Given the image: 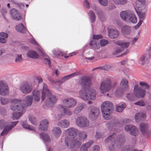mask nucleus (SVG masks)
I'll use <instances>...</instances> for the list:
<instances>
[{
	"label": "nucleus",
	"mask_w": 151,
	"mask_h": 151,
	"mask_svg": "<svg viewBox=\"0 0 151 151\" xmlns=\"http://www.w3.org/2000/svg\"><path fill=\"white\" fill-rule=\"evenodd\" d=\"M64 132L66 136L65 144L69 148L72 149L71 151H78L81 145V142L75 138L77 134L78 129L74 127H70Z\"/></svg>",
	"instance_id": "nucleus-1"
},
{
	"label": "nucleus",
	"mask_w": 151,
	"mask_h": 151,
	"mask_svg": "<svg viewBox=\"0 0 151 151\" xmlns=\"http://www.w3.org/2000/svg\"><path fill=\"white\" fill-rule=\"evenodd\" d=\"M47 96V98L45 101V104L47 107H51L56 103L57 99L55 95L52 94L48 89L47 85L44 84L43 89L42 91L41 100L43 101L46 96Z\"/></svg>",
	"instance_id": "nucleus-2"
},
{
	"label": "nucleus",
	"mask_w": 151,
	"mask_h": 151,
	"mask_svg": "<svg viewBox=\"0 0 151 151\" xmlns=\"http://www.w3.org/2000/svg\"><path fill=\"white\" fill-rule=\"evenodd\" d=\"M96 92L92 88L86 89L83 88L78 92V97L85 101L93 100L96 98Z\"/></svg>",
	"instance_id": "nucleus-3"
},
{
	"label": "nucleus",
	"mask_w": 151,
	"mask_h": 151,
	"mask_svg": "<svg viewBox=\"0 0 151 151\" xmlns=\"http://www.w3.org/2000/svg\"><path fill=\"white\" fill-rule=\"evenodd\" d=\"M12 103L11 106V109L15 112L13 114V119L14 120L17 119L22 115L24 111V105L21 104V101L17 99L12 100Z\"/></svg>",
	"instance_id": "nucleus-4"
},
{
	"label": "nucleus",
	"mask_w": 151,
	"mask_h": 151,
	"mask_svg": "<svg viewBox=\"0 0 151 151\" xmlns=\"http://www.w3.org/2000/svg\"><path fill=\"white\" fill-rule=\"evenodd\" d=\"M116 137V134L114 133L112 135L109 136L106 139V141L108 142L109 141L112 142L111 145L109 147V149L111 151H114L116 148L119 147L124 142L125 139L124 137L121 136H118Z\"/></svg>",
	"instance_id": "nucleus-5"
},
{
	"label": "nucleus",
	"mask_w": 151,
	"mask_h": 151,
	"mask_svg": "<svg viewBox=\"0 0 151 151\" xmlns=\"http://www.w3.org/2000/svg\"><path fill=\"white\" fill-rule=\"evenodd\" d=\"M17 122H7L4 119L0 120V128L4 129V130L1 133V135L3 136L6 135L8 132L12 128L17 124Z\"/></svg>",
	"instance_id": "nucleus-6"
},
{
	"label": "nucleus",
	"mask_w": 151,
	"mask_h": 151,
	"mask_svg": "<svg viewBox=\"0 0 151 151\" xmlns=\"http://www.w3.org/2000/svg\"><path fill=\"white\" fill-rule=\"evenodd\" d=\"M129 88L128 81L125 78H123L121 80L119 87L116 91L115 93V96L117 97H120L122 93Z\"/></svg>",
	"instance_id": "nucleus-7"
},
{
	"label": "nucleus",
	"mask_w": 151,
	"mask_h": 151,
	"mask_svg": "<svg viewBox=\"0 0 151 151\" xmlns=\"http://www.w3.org/2000/svg\"><path fill=\"white\" fill-rule=\"evenodd\" d=\"M76 124L79 127L87 128L89 127L90 123L89 120L85 117L79 116L75 119Z\"/></svg>",
	"instance_id": "nucleus-8"
},
{
	"label": "nucleus",
	"mask_w": 151,
	"mask_h": 151,
	"mask_svg": "<svg viewBox=\"0 0 151 151\" xmlns=\"http://www.w3.org/2000/svg\"><path fill=\"white\" fill-rule=\"evenodd\" d=\"M112 86L111 80L109 78H106L101 82L99 89L100 92L103 93L110 91Z\"/></svg>",
	"instance_id": "nucleus-9"
},
{
	"label": "nucleus",
	"mask_w": 151,
	"mask_h": 151,
	"mask_svg": "<svg viewBox=\"0 0 151 151\" xmlns=\"http://www.w3.org/2000/svg\"><path fill=\"white\" fill-rule=\"evenodd\" d=\"M62 105L58 106L59 109L58 110V116L60 118H61L65 116V114L66 115L70 116L73 114L72 111L68 109H67Z\"/></svg>",
	"instance_id": "nucleus-10"
},
{
	"label": "nucleus",
	"mask_w": 151,
	"mask_h": 151,
	"mask_svg": "<svg viewBox=\"0 0 151 151\" xmlns=\"http://www.w3.org/2000/svg\"><path fill=\"white\" fill-rule=\"evenodd\" d=\"M62 102L63 104L65 105V107L68 108L74 107L77 104L76 100L73 98L64 99L62 100Z\"/></svg>",
	"instance_id": "nucleus-11"
},
{
	"label": "nucleus",
	"mask_w": 151,
	"mask_h": 151,
	"mask_svg": "<svg viewBox=\"0 0 151 151\" xmlns=\"http://www.w3.org/2000/svg\"><path fill=\"white\" fill-rule=\"evenodd\" d=\"M108 32L109 37L112 39L116 38L119 35L118 31L114 27L109 26L108 27Z\"/></svg>",
	"instance_id": "nucleus-12"
},
{
	"label": "nucleus",
	"mask_w": 151,
	"mask_h": 151,
	"mask_svg": "<svg viewBox=\"0 0 151 151\" xmlns=\"http://www.w3.org/2000/svg\"><path fill=\"white\" fill-rule=\"evenodd\" d=\"M99 114V111L97 108L92 107L90 110L88 114L89 118L91 120H94L97 118Z\"/></svg>",
	"instance_id": "nucleus-13"
},
{
	"label": "nucleus",
	"mask_w": 151,
	"mask_h": 151,
	"mask_svg": "<svg viewBox=\"0 0 151 151\" xmlns=\"http://www.w3.org/2000/svg\"><path fill=\"white\" fill-rule=\"evenodd\" d=\"M134 93L137 97L142 98L145 95V89L139 88L137 84L135 85L134 89Z\"/></svg>",
	"instance_id": "nucleus-14"
},
{
	"label": "nucleus",
	"mask_w": 151,
	"mask_h": 151,
	"mask_svg": "<svg viewBox=\"0 0 151 151\" xmlns=\"http://www.w3.org/2000/svg\"><path fill=\"white\" fill-rule=\"evenodd\" d=\"M124 129L126 131H129L130 134L133 136H136L138 134L139 131L138 129L132 125H126Z\"/></svg>",
	"instance_id": "nucleus-15"
},
{
	"label": "nucleus",
	"mask_w": 151,
	"mask_h": 151,
	"mask_svg": "<svg viewBox=\"0 0 151 151\" xmlns=\"http://www.w3.org/2000/svg\"><path fill=\"white\" fill-rule=\"evenodd\" d=\"M9 94V87L4 81H0V95L6 96Z\"/></svg>",
	"instance_id": "nucleus-16"
},
{
	"label": "nucleus",
	"mask_w": 151,
	"mask_h": 151,
	"mask_svg": "<svg viewBox=\"0 0 151 151\" xmlns=\"http://www.w3.org/2000/svg\"><path fill=\"white\" fill-rule=\"evenodd\" d=\"M19 88L21 91L23 93H28L32 89V86L28 83L21 85Z\"/></svg>",
	"instance_id": "nucleus-17"
},
{
	"label": "nucleus",
	"mask_w": 151,
	"mask_h": 151,
	"mask_svg": "<svg viewBox=\"0 0 151 151\" xmlns=\"http://www.w3.org/2000/svg\"><path fill=\"white\" fill-rule=\"evenodd\" d=\"M17 99L21 101L20 104L21 105L22 104L24 105V108L25 105L27 106H30L32 105L33 101V97L31 95H28L25 97L23 100L24 104L22 103V100Z\"/></svg>",
	"instance_id": "nucleus-18"
},
{
	"label": "nucleus",
	"mask_w": 151,
	"mask_h": 151,
	"mask_svg": "<svg viewBox=\"0 0 151 151\" xmlns=\"http://www.w3.org/2000/svg\"><path fill=\"white\" fill-rule=\"evenodd\" d=\"M113 105L109 101L103 102L101 105V111L112 110Z\"/></svg>",
	"instance_id": "nucleus-19"
},
{
	"label": "nucleus",
	"mask_w": 151,
	"mask_h": 151,
	"mask_svg": "<svg viewBox=\"0 0 151 151\" xmlns=\"http://www.w3.org/2000/svg\"><path fill=\"white\" fill-rule=\"evenodd\" d=\"M121 30L123 35L126 36L131 34V27L129 26L124 25L121 27Z\"/></svg>",
	"instance_id": "nucleus-20"
},
{
	"label": "nucleus",
	"mask_w": 151,
	"mask_h": 151,
	"mask_svg": "<svg viewBox=\"0 0 151 151\" xmlns=\"http://www.w3.org/2000/svg\"><path fill=\"white\" fill-rule=\"evenodd\" d=\"M33 97L34 102L35 103L38 102L40 100V92L37 89H35L32 93V95Z\"/></svg>",
	"instance_id": "nucleus-21"
},
{
	"label": "nucleus",
	"mask_w": 151,
	"mask_h": 151,
	"mask_svg": "<svg viewBox=\"0 0 151 151\" xmlns=\"http://www.w3.org/2000/svg\"><path fill=\"white\" fill-rule=\"evenodd\" d=\"M11 16L14 19L19 20L21 19V17L19 11L15 9H11L10 11Z\"/></svg>",
	"instance_id": "nucleus-22"
},
{
	"label": "nucleus",
	"mask_w": 151,
	"mask_h": 151,
	"mask_svg": "<svg viewBox=\"0 0 151 151\" xmlns=\"http://www.w3.org/2000/svg\"><path fill=\"white\" fill-rule=\"evenodd\" d=\"M80 82L82 86L83 87L87 86L91 84V79L88 78L86 77H82L80 80Z\"/></svg>",
	"instance_id": "nucleus-23"
},
{
	"label": "nucleus",
	"mask_w": 151,
	"mask_h": 151,
	"mask_svg": "<svg viewBox=\"0 0 151 151\" xmlns=\"http://www.w3.org/2000/svg\"><path fill=\"white\" fill-rule=\"evenodd\" d=\"M69 121L67 119H64L60 121L58 123V125L61 128H66L70 126Z\"/></svg>",
	"instance_id": "nucleus-24"
},
{
	"label": "nucleus",
	"mask_w": 151,
	"mask_h": 151,
	"mask_svg": "<svg viewBox=\"0 0 151 151\" xmlns=\"http://www.w3.org/2000/svg\"><path fill=\"white\" fill-rule=\"evenodd\" d=\"M40 137L41 139H42L47 146L48 144L50 142V139L49 136L45 132H42L40 134Z\"/></svg>",
	"instance_id": "nucleus-25"
},
{
	"label": "nucleus",
	"mask_w": 151,
	"mask_h": 151,
	"mask_svg": "<svg viewBox=\"0 0 151 151\" xmlns=\"http://www.w3.org/2000/svg\"><path fill=\"white\" fill-rule=\"evenodd\" d=\"M48 122L46 119L42 120L40 123L39 127V129L42 130L46 131L47 129Z\"/></svg>",
	"instance_id": "nucleus-26"
},
{
	"label": "nucleus",
	"mask_w": 151,
	"mask_h": 151,
	"mask_svg": "<svg viewBox=\"0 0 151 151\" xmlns=\"http://www.w3.org/2000/svg\"><path fill=\"white\" fill-rule=\"evenodd\" d=\"M27 57L35 59H37L39 58V55L35 51L33 50H29L27 54Z\"/></svg>",
	"instance_id": "nucleus-27"
},
{
	"label": "nucleus",
	"mask_w": 151,
	"mask_h": 151,
	"mask_svg": "<svg viewBox=\"0 0 151 151\" xmlns=\"http://www.w3.org/2000/svg\"><path fill=\"white\" fill-rule=\"evenodd\" d=\"M85 106L84 103H81L79 104L74 109L73 112L75 114H78L81 112Z\"/></svg>",
	"instance_id": "nucleus-28"
},
{
	"label": "nucleus",
	"mask_w": 151,
	"mask_h": 151,
	"mask_svg": "<svg viewBox=\"0 0 151 151\" xmlns=\"http://www.w3.org/2000/svg\"><path fill=\"white\" fill-rule=\"evenodd\" d=\"M130 13L129 11H122L120 13V17L123 20L127 22Z\"/></svg>",
	"instance_id": "nucleus-29"
},
{
	"label": "nucleus",
	"mask_w": 151,
	"mask_h": 151,
	"mask_svg": "<svg viewBox=\"0 0 151 151\" xmlns=\"http://www.w3.org/2000/svg\"><path fill=\"white\" fill-rule=\"evenodd\" d=\"M89 45L90 47L93 49H98L100 47L99 42L96 40H92L89 43Z\"/></svg>",
	"instance_id": "nucleus-30"
},
{
	"label": "nucleus",
	"mask_w": 151,
	"mask_h": 151,
	"mask_svg": "<svg viewBox=\"0 0 151 151\" xmlns=\"http://www.w3.org/2000/svg\"><path fill=\"white\" fill-rule=\"evenodd\" d=\"M146 117L145 114L142 112L136 113L135 116V119L136 122L139 123V121L143 118H146Z\"/></svg>",
	"instance_id": "nucleus-31"
},
{
	"label": "nucleus",
	"mask_w": 151,
	"mask_h": 151,
	"mask_svg": "<svg viewBox=\"0 0 151 151\" xmlns=\"http://www.w3.org/2000/svg\"><path fill=\"white\" fill-rule=\"evenodd\" d=\"M93 143V141H90L83 144L80 148V151H87L88 149L90 147Z\"/></svg>",
	"instance_id": "nucleus-32"
},
{
	"label": "nucleus",
	"mask_w": 151,
	"mask_h": 151,
	"mask_svg": "<svg viewBox=\"0 0 151 151\" xmlns=\"http://www.w3.org/2000/svg\"><path fill=\"white\" fill-rule=\"evenodd\" d=\"M148 127L147 125L146 124L141 123L139 125V129L142 134L145 135H146L148 132L147 129Z\"/></svg>",
	"instance_id": "nucleus-33"
},
{
	"label": "nucleus",
	"mask_w": 151,
	"mask_h": 151,
	"mask_svg": "<svg viewBox=\"0 0 151 151\" xmlns=\"http://www.w3.org/2000/svg\"><path fill=\"white\" fill-rule=\"evenodd\" d=\"M16 30L22 33H25L27 31V29L22 24H20L17 25L15 27Z\"/></svg>",
	"instance_id": "nucleus-34"
},
{
	"label": "nucleus",
	"mask_w": 151,
	"mask_h": 151,
	"mask_svg": "<svg viewBox=\"0 0 151 151\" xmlns=\"http://www.w3.org/2000/svg\"><path fill=\"white\" fill-rule=\"evenodd\" d=\"M112 110L101 111L104 118L106 120H109L111 118V114Z\"/></svg>",
	"instance_id": "nucleus-35"
},
{
	"label": "nucleus",
	"mask_w": 151,
	"mask_h": 151,
	"mask_svg": "<svg viewBox=\"0 0 151 151\" xmlns=\"http://www.w3.org/2000/svg\"><path fill=\"white\" fill-rule=\"evenodd\" d=\"M127 22H131L132 23H136L137 22V19L134 14L131 12L129 15Z\"/></svg>",
	"instance_id": "nucleus-36"
},
{
	"label": "nucleus",
	"mask_w": 151,
	"mask_h": 151,
	"mask_svg": "<svg viewBox=\"0 0 151 151\" xmlns=\"http://www.w3.org/2000/svg\"><path fill=\"white\" fill-rule=\"evenodd\" d=\"M117 122L115 120H112L107 124V126L109 129H112L116 127L118 124Z\"/></svg>",
	"instance_id": "nucleus-37"
},
{
	"label": "nucleus",
	"mask_w": 151,
	"mask_h": 151,
	"mask_svg": "<svg viewBox=\"0 0 151 151\" xmlns=\"http://www.w3.org/2000/svg\"><path fill=\"white\" fill-rule=\"evenodd\" d=\"M52 133L56 138L59 137L61 133V130L59 127H55L52 130Z\"/></svg>",
	"instance_id": "nucleus-38"
},
{
	"label": "nucleus",
	"mask_w": 151,
	"mask_h": 151,
	"mask_svg": "<svg viewBox=\"0 0 151 151\" xmlns=\"http://www.w3.org/2000/svg\"><path fill=\"white\" fill-rule=\"evenodd\" d=\"M130 42H123L121 41H118L116 42V44L119 46L122 47L124 49V48L128 47L130 45Z\"/></svg>",
	"instance_id": "nucleus-39"
},
{
	"label": "nucleus",
	"mask_w": 151,
	"mask_h": 151,
	"mask_svg": "<svg viewBox=\"0 0 151 151\" xmlns=\"http://www.w3.org/2000/svg\"><path fill=\"white\" fill-rule=\"evenodd\" d=\"M136 5L138 8V12H146V6L143 3H140V4H136Z\"/></svg>",
	"instance_id": "nucleus-40"
},
{
	"label": "nucleus",
	"mask_w": 151,
	"mask_h": 151,
	"mask_svg": "<svg viewBox=\"0 0 151 151\" xmlns=\"http://www.w3.org/2000/svg\"><path fill=\"white\" fill-rule=\"evenodd\" d=\"M52 53L55 57H60L64 55V53L60 50H52Z\"/></svg>",
	"instance_id": "nucleus-41"
},
{
	"label": "nucleus",
	"mask_w": 151,
	"mask_h": 151,
	"mask_svg": "<svg viewBox=\"0 0 151 151\" xmlns=\"http://www.w3.org/2000/svg\"><path fill=\"white\" fill-rule=\"evenodd\" d=\"M126 106L125 103L120 104L116 105V110L119 112H122Z\"/></svg>",
	"instance_id": "nucleus-42"
},
{
	"label": "nucleus",
	"mask_w": 151,
	"mask_h": 151,
	"mask_svg": "<svg viewBox=\"0 0 151 151\" xmlns=\"http://www.w3.org/2000/svg\"><path fill=\"white\" fill-rule=\"evenodd\" d=\"M78 135L79 139L80 140H85L87 137V135L86 133L83 131H80Z\"/></svg>",
	"instance_id": "nucleus-43"
},
{
	"label": "nucleus",
	"mask_w": 151,
	"mask_h": 151,
	"mask_svg": "<svg viewBox=\"0 0 151 151\" xmlns=\"http://www.w3.org/2000/svg\"><path fill=\"white\" fill-rule=\"evenodd\" d=\"M127 0H113L114 3L117 5H124L127 2Z\"/></svg>",
	"instance_id": "nucleus-44"
},
{
	"label": "nucleus",
	"mask_w": 151,
	"mask_h": 151,
	"mask_svg": "<svg viewBox=\"0 0 151 151\" xmlns=\"http://www.w3.org/2000/svg\"><path fill=\"white\" fill-rule=\"evenodd\" d=\"M89 16L91 22L93 23L95 21V17L94 13L91 11L89 12Z\"/></svg>",
	"instance_id": "nucleus-45"
},
{
	"label": "nucleus",
	"mask_w": 151,
	"mask_h": 151,
	"mask_svg": "<svg viewBox=\"0 0 151 151\" xmlns=\"http://www.w3.org/2000/svg\"><path fill=\"white\" fill-rule=\"evenodd\" d=\"M136 11L139 18L142 19L145 18L146 12H138L137 10Z\"/></svg>",
	"instance_id": "nucleus-46"
},
{
	"label": "nucleus",
	"mask_w": 151,
	"mask_h": 151,
	"mask_svg": "<svg viewBox=\"0 0 151 151\" xmlns=\"http://www.w3.org/2000/svg\"><path fill=\"white\" fill-rule=\"evenodd\" d=\"M22 126L24 128L30 130L34 131L35 130V129L34 127L29 126L26 122L22 124Z\"/></svg>",
	"instance_id": "nucleus-47"
},
{
	"label": "nucleus",
	"mask_w": 151,
	"mask_h": 151,
	"mask_svg": "<svg viewBox=\"0 0 151 151\" xmlns=\"http://www.w3.org/2000/svg\"><path fill=\"white\" fill-rule=\"evenodd\" d=\"M0 101L1 104L4 105L7 104L9 102L10 100L9 99L1 97Z\"/></svg>",
	"instance_id": "nucleus-48"
},
{
	"label": "nucleus",
	"mask_w": 151,
	"mask_h": 151,
	"mask_svg": "<svg viewBox=\"0 0 151 151\" xmlns=\"http://www.w3.org/2000/svg\"><path fill=\"white\" fill-rule=\"evenodd\" d=\"M23 60L22 55L17 54L16 55L15 61L17 63H20Z\"/></svg>",
	"instance_id": "nucleus-49"
},
{
	"label": "nucleus",
	"mask_w": 151,
	"mask_h": 151,
	"mask_svg": "<svg viewBox=\"0 0 151 151\" xmlns=\"http://www.w3.org/2000/svg\"><path fill=\"white\" fill-rule=\"evenodd\" d=\"M126 96L127 99L131 101H134L135 100V96L132 93L127 94Z\"/></svg>",
	"instance_id": "nucleus-50"
},
{
	"label": "nucleus",
	"mask_w": 151,
	"mask_h": 151,
	"mask_svg": "<svg viewBox=\"0 0 151 151\" xmlns=\"http://www.w3.org/2000/svg\"><path fill=\"white\" fill-rule=\"evenodd\" d=\"M29 121L31 122L34 124H36V120L35 117L33 115H30L29 116Z\"/></svg>",
	"instance_id": "nucleus-51"
},
{
	"label": "nucleus",
	"mask_w": 151,
	"mask_h": 151,
	"mask_svg": "<svg viewBox=\"0 0 151 151\" xmlns=\"http://www.w3.org/2000/svg\"><path fill=\"white\" fill-rule=\"evenodd\" d=\"M139 85L141 86L145 87V88H148L149 86L148 84L145 82H140L139 83Z\"/></svg>",
	"instance_id": "nucleus-52"
},
{
	"label": "nucleus",
	"mask_w": 151,
	"mask_h": 151,
	"mask_svg": "<svg viewBox=\"0 0 151 151\" xmlns=\"http://www.w3.org/2000/svg\"><path fill=\"white\" fill-rule=\"evenodd\" d=\"M108 43V41L107 40L105 39H102L101 40L100 43L101 47H103L107 45Z\"/></svg>",
	"instance_id": "nucleus-53"
},
{
	"label": "nucleus",
	"mask_w": 151,
	"mask_h": 151,
	"mask_svg": "<svg viewBox=\"0 0 151 151\" xmlns=\"http://www.w3.org/2000/svg\"><path fill=\"white\" fill-rule=\"evenodd\" d=\"M99 2L100 4L104 6H106L108 4L107 0H99Z\"/></svg>",
	"instance_id": "nucleus-54"
},
{
	"label": "nucleus",
	"mask_w": 151,
	"mask_h": 151,
	"mask_svg": "<svg viewBox=\"0 0 151 151\" xmlns=\"http://www.w3.org/2000/svg\"><path fill=\"white\" fill-rule=\"evenodd\" d=\"M134 104L136 105L140 106H144L145 105L144 101L142 100L135 103Z\"/></svg>",
	"instance_id": "nucleus-55"
},
{
	"label": "nucleus",
	"mask_w": 151,
	"mask_h": 151,
	"mask_svg": "<svg viewBox=\"0 0 151 151\" xmlns=\"http://www.w3.org/2000/svg\"><path fill=\"white\" fill-rule=\"evenodd\" d=\"M123 50L124 49L122 48V47H117L115 50V54L120 53L122 51H123Z\"/></svg>",
	"instance_id": "nucleus-56"
},
{
	"label": "nucleus",
	"mask_w": 151,
	"mask_h": 151,
	"mask_svg": "<svg viewBox=\"0 0 151 151\" xmlns=\"http://www.w3.org/2000/svg\"><path fill=\"white\" fill-rule=\"evenodd\" d=\"M0 37L6 38H8V35L7 33H4V32H2L0 33Z\"/></svg>",
	"instance_id": "nucleus-57"
},
{
	"label": "nucleus",
	"mask_w": 151,
	"mask_h": 151,
	"mask_svg": "<svg viewBox=\"0 0 151 151\" xmlns=\"http://www.w3.org/2000/svg\"><path fill=\"white\" fill-rule=\"evenodd\" d=\"M37 81L39 83H42L43 81L41 77L40 76H37L36 78Z\"/></svg>",
	"instance_id": "nucleus-58"
},
{
	"label": "nucleus",
	"mask_w": 151,
	"mask_h": 151,
	"mask_svg": "<svg viewBox=\"0 0 151 151\" xmlns=\"http://www.w3.org/2000/svg\"><path fill=\"white\" fill-rule=\"evenodd\" d=\"M29 42L31 43L32 44L36 45H38V44L33 38L29 40Z\"/></svg>",
	"instance_id": "nucleus-59"
},
{
	"label": "nucleus",
	"mask_w": 151,
	"mask_h": 151,
	"mask_svg": "<svg viewBox=\"0 0 151 151\" xmlns=\"http://www.w3.org/2000/svg\"><path fill=\"white\" fill-rule=\"evenodd\" d=\"M6 38L2 37H0V43L2 44H5L7 42Z\"/></svg>",
	"instance_id": "nucleus-60"
},
{
	"label": "nucleus",
	"mask_w": 151,
	"mask_h": 151,
	"mask_svg": "<svg viewBox=\"0 0 151 151\" xmlns=\"http://www.w3.org/2000/svg\"><path fill=\"white\" fill-rule=\"evenodd\" d=\"M102 38V36L101 35H93V40H97L99 39H101Z\"/></svg>",
	"instance_id": "nucleus-61"
},
{
	"label": "nucleus",
	"mask_w": 151,
	"mask_h": 151,
	"mask_svg": "<svg viewBox=\"0 0 151 151\" xmlns=\"http://www.w3.org/2000/svg\"><path fill=\"white\" fill-rule=\"evenodd\" d=\"M44 62L45 63L47 64H48L49 66L50 65V60L48 58H44Z\"/></svg>",
	"instance_id": "nucleus-62"
},
{
	"label": "nucleus",
	"mask_w": 151,
	"mask_h": 151,
	"mask_svg": "<svg viewBox=\"0 0 151 151\" xmlns=\"http://www.w3.org/2000/svg\"><path fill=\"white\" fill-rule=\"evenodd\" d=\"M76 75V73H72L71 74L68 75L67 76H66V77H67L68 79L71 78Z\"/></svg>",
	"instance_id": "nucleus-63"
},
{
	"label": "nucleus",
	"mask_w": 151,
	"mask_h": 151,
	"mask_svg": "<svg viewBox=\"0 0 151 151\" xmlns=\"http://www.w3.org/2000/svg\"><path fill=\"white\" fill-rule=\"evenodd\" d=\"M93 151H99L100 147L98 145H95L93 148Z\"/></svg>",
	"instance_id": "nucleus-64"
}]
</instances>
